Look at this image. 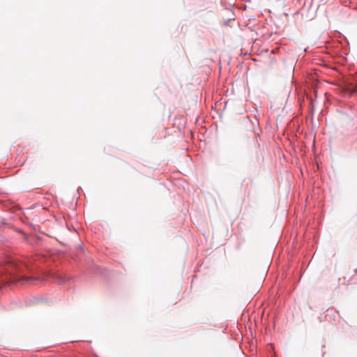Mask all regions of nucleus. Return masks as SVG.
I'll return each mask as SVG.
<instances>
[{
	"instance_id": "obj_3",
	"label": "nucleus",
	"mask_w": 357,
	"mask_h": 357,
	"mask_svg": "<svg viewBox=\"0 0 357 357\" xmlns=\"http://www.w3.org/2000/svg\"><path fill=\"white\" fill-rule=\"evenodd\" d=\"M25 238L27 243L33 247L38 246L42 241V238L37 235H34L29 237L26 236Z\"/></svg>"
},
{
	"instance_id": "obj_5",
	"label": "nucleus",
	"mask_w": 357,
	"mask_h": 357,
	"mask_svg": "<svg viewBox=\"0 0 357 357\" xmlns=\"http://www.w3.org/2000/svg\"><path fill=\"white\" fill-rule=\"evenodd\" d=\"M357 91V88L352 84H348L345 86V93H347L349 96H354Z\"/></svg>"
},
{
	"instance_id": "obj_2",
	"label": "nucleus",
	"mask_w": 357,
	"mask_h": 357,
	"mask_svg": "<svg viewBox=\"0 0 357 357\" xmlns=\"http://www.w3.org/2000/svg\"><path fill=\"white\" fill-rule=\"evenodd\" d=\"M342 114L348 120H354L357 114V108L354 103L350 102L345 105L343 110L341 112Z\"/></svg>"
},
{
	"instance_id": "obj_1",
	"label": "nucleus",
	"mask_w": 357,
	"mask_h": 357,
	"mask_svg": "<svg viewBox=\"0 0 357 357\" xmlns=\"http://www.w3.org/2000/svg\"><path fill=\"white\" fill-rule=\"evenodd\" d=\"M27 270L28 266L24 263L7 257L5 259V264H0V288L12 282L22 280L30 282L39 279V278L27 276L25 273Z\"/></svg>"
},
{
	"instance_id": "obj_4",
	"label": "nucleus",
	"mask_w": 357,
	"mask_h": 357,
	"mask_svg": "<svg viewBox=\"0 0 357 357\" xmlns=\"http://www.w3.org/2000/svg\"><path fill=\"white\" fill-rule=\"evenodd\" d=\"M70 280V278L66 275L58 274L56 275V278H55V281L59 284H63Z\"/></svg>"
},
{
	"instance_id": "obj_7",
	"label": "nucleus",
	"mask_w": 357,
	"mask_h": 357,
	"mask_svg": "<svg viewBox=\"0 0 357 357\" xmlns=\"http://www.w3.org/2000/svg\"><path fill=\"white\" fill-rule=\"evenodd\" d=\"M2 224H3V225H6V223L5 220H3V221L2 222Z\"/></svg>"
},
{
	"instance_id": "obj_6",
	"label": "nucleus",
	"mask_w": 357,
	"mask_h": 357,
	"mask_svg": "<svg viewBox=\"0 0 357 357\" xmlns=\"http://www.w3.org/2000/svg\"><path fill=\"white\" fill-rule=\"evenodd\" d=\"M79 248L82 251H84L83 247L82 245L79 246Z\"/></svg>"
}]
</instances>
